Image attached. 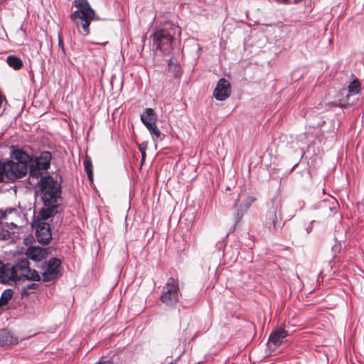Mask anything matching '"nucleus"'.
<instances>
[{
	"label": "nucleus",
	"mask_w": 364,
	"mask_h": 364,
	"mask_svg": "<svg viewBox=\"0 0 364 364\" xmlns=\"http://www.w3.org/2000/svg\"><path fill=\"white\" fill-rule=\"evenodd\" d=\"M39 185L44 207L40 210L35 220L37 222H46V220L54 216L58 212L57 200L61 196V186L58 181L50 176H42Z\"/></svg>",
	"instance_id": "obj_1"
},
{
	"label": "nucleus",
	"mask_w": 364,
	"mask_h": 364,
	"mask_svg": "<svg viewBox=\"0 0 364 364\" xmlns=\"http://www.w3.org/2000/svg\"><path fill=\"white\" fill-rule=\"evenodd\" d=\"M73 4L77 9L70 14V18L79 32L87 36L90 33V22L95 18V11L87 0H74Z\"/></svg>",
	"instance_id": "obj_2"
},
{
	"label": "nucleus",
	"mask_w": 364,
	"mask_h": 364,
	"mask_svg": "<svg viewBox=\"0 0 364 364\" xmlns=\"http://www.w3.org/2000/svg\"><path fill=\"white\" fill-rule=\"evenodd\" d=\"M178 27L170 25L168 28H161L153 34V44L164 54H169L173 49V36Z\"/></svg>",
	"instance_id": "obj_3"
},
{
	"label": "nucleus",
	"mask_w": 364,
	"mask_h": 364,
	"mask_svg": "<svg viewBox=\"0 0 364 364\" xmlns=\"http://www.w3.org/2000/svg\"><path fill=\"white\" fill-rule=\"evenodd\" d=\"M181 296L178 280L169 277L161 294L160 301L166 306H173L179 301Z\"/></svg>",
	"instance_id": "obj_4"
},
{
	"label": "nucleus",
	"mask_w": 364,
	"mask_h": 364,
	"mask_svg": "<svg viewBox=\"0 0 364 364\" xmlns=\"http://www.w3.org/2000/svg\"><path fill=\"white\" fill-rule=\"evenodd\" d=\"M14 266L16 282L26 279L35 282L41 280V277L38 272L31 269L27 258L19 259Z\"/></svg>",
	"instance_id": "obj_5"
},
{
	"label": "nucleus",
	"mask_w": 364,
	"mask_h": 364,
	"mask_svg": "<svg viewBox=\"0 0 364 364\" xmlns=\"http://www.w3.org/2000/svg\"><path fill=\"white\" fill-rule=\"evenodd\" d=\"M6 168V179L15 181L26 176L28 173V165L23 163H18L14 160L5 161Z\"/></svg>",
	"instance_id": "obj_6"
},
{
	"label": "nucleus",
	"mask_w": 364,
	"mask_h": 364,
	"mask_svg": "<svg viewBox=\"0 0 364 364\" xmlns=\"http://www.w3.org/2000/svg\"><path fill=\"white\" fill-rule=\"evenodd\" d=\"M52 158L50 151H43L35 161V164L30 167V176L33 178H38L41 175V171L48 170L50 166Z\"/></svg>",
	"instance_id": "obj_7"
},
{
	"label": "nucleus",
	"mask_w": 364,
	"mask_h": 364,
	"mask_svg": "<svg viewBox=\"0 0 364 364\" xmlns=\"http://www.w3.org/2000/svg\"><path fill=\"white\" fill-rule=\"evenodd\" d=\"M32 225L36 227V237L38 242L44 245L48 244L52 239L50 224L34 220Z\"/></svg>",
	"instance_id": "obj_8"
},
{
	"label": "nucleus",
	"mask_w": 364,
	"mask_h": 364,
	"mask_svg": "<svg viewBox=\"0 0 364 364\" xmlns=\"http://www.w3.org/2000/svg\"><path fill=\"white\" fill-rule=\"evenodd\" d=\"M231 94V85L228 80L220 78L213 90L214 97L219 101H223L228 98Z\"/></svg>",
	"instance_id": "obj_9"
},
{
	"label": "nucleus",
	"mask_w": 364,
	"mask_h": 364,
	"mask_svg": "<svg viewBox=\"0 0 364 364\" xmlns=\"http://www.w3.org/2000/svg\"><path fill=\"white\" fill-rule=\"evenodd\" d=\"M143 124L148 129L151 134L156 139L161 136V132L158 127L159 119L157 115H140Z\"/></svg>",
	"instance_id": "obj_10"
},
{
	"label": "nucleus",
	"mask_w": 364,
	"mask_h": 364,
	"mask_svg": "<svg viewBox=\"0 0 364 364\" xmlns=\"http://www.w3.org/2000/svg\"><path fill=\"white\" fill-rule=\"evenodd\" d=\"M48 255V248L31 246L26 250L27 259L40 262Z\"/></svg>",
	"instance_id": "obj_11"
},
{
	"label": "nucleus",
	"mask_w": 364,
	"mask_h": 364,
	"mask_svg": "<svg viewBox=\"0 0 364 364\" xmlns=\"http://www.w3.org/2000/svg\"><path fill=\"white\" fill-rule=\"evenodd\" d=\"M0 281L1 283H9L10 281L16 282L14 264H4L0 271Z\"/></svg>",
	"instance_id": "obj_12"
},
{
	"label": "nucleus",
	"mask_w": 364,
	"mask_h": 364,
	"mask_svg": "<svg viewBox=\"0 0 364 364\" xmlns=\"http://www.w3.org/2000/svg\"><path fill=\"white\" fill-rule=\"evenodd\" d=\"M289 336V332L282 328H279L272 332L269 336V342L275 347L279 346L284 340Z\"/></svg>",
	"instance_id": "obj_13"
},
{
	"label": "nucleus",
	"mask_w": 364,
	"mask_h": 364,
	"mask_svg": "<svg viewBox=\"0 0 364 364\" xmlns=\"http://www.w3.org/2000/svg\"><path fill=\"white\" fill-rule=\"evenodd\" d=\"M256 200V198L254 197H248L246 199L245 203L240 208L237 209V213L235 214L233 218V221L235 223V225H236L237 223L240 222L242 220L245 213L247 211V210L249 208L252 203L255 202Z\"/></svg>",
	"instance_id": "obj_14"
},
{
	"label": "nucleus",
	"mask_w": 364,
	"mask_h": 364,
	"mask_svg": "<svg viewBox=\"0 0 364 364\" xmlns=\"http://www.w3.org/2000/svg\"><path fill=\"white\" fill-rule=\"evenodd\" d=\"M274 205V210H269L267 215V220H270L273 226L276 227V223L279 220L281 219L280 213L277 214V210L281 209V203L279 200H274L272 201Z\"/></svg>",
	"instance_id": "obj_15"
},
{
	"label": "nucleus",
	"mask_w": 364,
	"mask_h": 364,
	"mask_svg": "<svg viewBox=\"0 0 364 364\" xmlns=\"http://www.w3.org/2000/svg\"><path fill=\"white\" fill-rule=\"evenodd\" d=\"M17 342V338L14 337L10 332L5 330L0 331V345L11 346L16 344Z\"/></svg>",
	"instance_id": "obj_16"
},
{
	"label": "nucleus",
	"mask_w": 364,
	"mask_h": 364,
	"mask_svg": "<svg viewBox=\"0 0 364 364\" xmlns=\"http://www.w3.org/2000/svg\"><path fill=\"white\" fill-rule=\"evenodd\" d=\"M14 159L18 163H23L24 165H28L31 161V156L25 151L16 150L13 153Z\"/></svg>",
	"instance_id": "obj_17"
},
{
	"label": "nucleus",
	"mask_w": 364,
	"mask_h": 364,
	"mask_svg": "<svg viewBox=\"0 0 364 364\" xmlns=\"http://www.w3.org/2000/svg\"><path fill=\"white\" fill-rule=\"evenodd\" d=\"M6 62L14 70H20L23 65L21 59L14 55L8 56Z\"/></svg>",
	"instance_id": "obj_18"
},
{
	"label": "nucleus",
	"mask_w": 364,
	"mask_h": 364,
	"mask_svg": "<svg viewBox=\"0 0 364 364\" xmlns=\"http://www.w3.org/2000/svg\"><path fill=\"white\" fill-rule=\"evenodd\" d=\"M360 83L357 78L353 80L348 87V95L347 97L357 95L360 91Z\"/></svg>",
	"instance_id": "obj_19"
},
{
	"label": "nucleus",
	"mask_w": 364,
	"mask_h": 364,
	"mask_svg": "<svg viewBox=\"0 0 364 364\" xmlns=\"http://www.w3.org/2000/svg\"><path fill=\"white\" fill-rule=\"evenodd\" d=\"M61 263L60 259L53 257L48 261L47 269L56 272L58 275L60 272Z\"/></svg>",
	"instance_id": "obj_20"
},
{
	"label": "nucleus",
	"mask_w": 364,
	"mask_h": 364,
	"mask_svg": "<svg viewBox=\"0 0 364 364\" xmlns=\"http://www.w3.org/2000/svg\"><path fill=\"white\" fill-rule=\"evenodd\" d=\"M14 292L11 289H8L4 291L0 297V307L6 305L11 299Z\"/></svg>",
	"instance_id": "obj_21"
},
{
	"label": "nucleus",
	"mask_w": 364,
	"mask_h": 364,
	"mask_svg": "<svg viewBox=\"0 0 364 364\" xmlns=\"http://www.w3.org/2000/svg\"><path fill=\"white\" fill-rule=\"evenodd\" d=\"M84 167L90 181H93V171L92 161L90 158L86 157L84 160Z\"/></svg>",
	"instance_id": "obj_22"
},
{
	"label": "nucleus",
	"mask_w": 364,
	"mask_h": 364,
	"mask_svg": "<svg viewBox=\"0 0 364 364\" xmlns=\"http://www.w3.org/2000/svg\"><path fill=\"white\" fill-rule=\"evenodd\" d=\"M58 277L57 272L46 269L42 274V280L44 282H51Z\"/></svg>",
	"instance_id": "obj_23"
},
{
	"label": "nucleus",
	"mask_w": 364,
	"mask_h": 364,
	"mask_svg": "<svg viewBox=\"0 0 364 364\" xmlns=\"http://www.w3.org/2000/svg\"><path fill=\"white\" fill-rule=\"evenodd\" d=\"M168 70L173 73L176 77L180 76L181 73L180 65L178 63L173 62L172 59L168 62Z\"/></svg>",
	"instance_id": "obj_24"
},
{
	"label": "nucleus",
	"mask_w": 364,
	"mask_h": 364,
	"mask_svg": "<svg viewBox=\"0 0 364 364\" xmlns=\"http://www.w3.org/2000/svg\"><path fill=\"white\" fill-rule=\"evenodd\" d=\"M38 286L39 285L36 283L28 284L27 286L24 287L23 289H22V294L26 296L29 295L33 290H36Z\"/></svg>",
	"instance_id": "obj_25"
},
{
	"label": "nucleus",
	"mask_w": 364,
	"mask_h": 364,
	"mask_svg": "<svg viewBox=\"0 0 364 364\" xmlns=\"http://www.w3.org/2000/svg\"><path fill=\"white\" fill-rule=\"evenodd\" d=\"M4 178H6V168L5 162L0 161V183L4 181Z\"/></svg>",
	"instance_id": "obj_26"
},
{
	"label": "nucleus",
	"mask_w": 364,
	"mask_h": 364,
	"mask_svg": "<svg viewBox=\"0 0 364 364\" xmlns=\"http://www.w3.org/2000/svg\"><path fill=\"white\" fill-rule=\"evenodd\" d=\"M58 47L60 48L61 52H62V55L64 57V56H65L66 53H65V46H64V43H63V37H62V35H61L60 33H59L58 35Z\"/></svg>",
	"instance_id": "obj_27"
},
{
	"label": "nucleus",
	"mask_w": 364,
	"mask_h": 364,
	"mask_svg": "<svg viewBox=\"0 0 364 364\" xmlns=\"http://www.w3.org/2000/svg\"><path fill=\"white\" fill-rule=\"evenodd\" d=\"M139 150L141 153V163L143 164L146 158V148H142L140 145Z\"/></svg>",
	"instance_id": "obj_28"
},
{
	"label": "nucleus",
	"mask_w": 364,
	"mask_h": 364,
	"mask_svg": "<svg viewBox=\"0 0 364 364\" xmlns=\"http://www.w3.org/2000/svg\"><path fill=\"white\" fill-rule=\"evenodd\" d=\"M143 114H154V109L151 108H146L144 111Z\"/></svg>",
	"instance_id": "obj_29"
},
{
	"label": "nucleus",
	"mask_w": 364,
	"mask_h": 364,
	"mask_svg": "<svg viewBox=\"0 0 364 364\" xmlns=\"http://www.w3.org/2000/svg\"><path fill=\"white\" fill-rule=\"evenodd\" d=\"M97 364H112L110 360L100 361Z\"/></svg>",
	"instance_id": "obj_30"
},
{
	"label": "nucleus",
	"mask_w": 364,
	"mask_h": 364,
	"mask_svg": "<svg viewBox=\"0 0 364 364\" xmlns=\"http://www.w3.org/2000/svg\"><path fill=\"white\" fill-rule=\"evenodd\" d=\"M295 2H299V1H301L302 0H294Z\"/></svg>",
	"instance_id": "obj_31"
},
{
	"label": "nucleus",
	"mask_w": 364,
	"mask_h": 364,
	"mask_svg": "<svg viewBox=\"0 0 364 364\" xmlns=\"http://www.w3.org/2000/svg\"><path fill=\"white\" fill-rule=\"evenodd\" d=\"M288 0H283L284 2H287Z\"/></svg>",
	"instance_id": "obj_32"
}]
</instances>
